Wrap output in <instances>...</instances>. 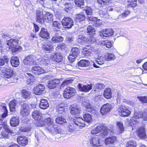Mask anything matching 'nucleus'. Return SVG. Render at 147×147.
I'll use <instances>...</instances> for the list:
<instances>
[{
    "instance_id": "7c9ffc66",
    "label": "nucleus",
    "mask_w": 147,
    "mask_h": 147,
    "mask_svg": "<svg viewBox=\"0 0 147 147\" xmlns=\"http://www.w3.org/2000/svg\"><path fill=\"white\" fill-rule=\"evenodd\" d=\"M19 41L18 40L16 39H10L8 40L7 44L8 46H20L18 45Z\"/></svg>"
},
{
    "instance_id": "a878e982",
    "label": "nucleus",
    "mask_w": 147,
    "mask_h": 147,
    "mask_svg": "<svg viewBox=\"0 0 147 147\" xmlns=\"http://www.w3.org/2000/svg\"><path fill=\"white\" fill-rule=\"evenodd\" d=\"M53 15L51 13L47 12L45 14V22L50 23L53 22Z\"/></svg>"
},
{
    "instance_id": "a18cd8bd",
    "label": "nucleus",
    "mask_w": 147,
    "mask_h": 147,
    "mask_svg": "<svg viewBox=\"0 0 147 147\" xmlns=\"http://www.w3.org/2000/svg\"><path fill=\"white\" fill-rule=\"evenodd\" d=\"M91 50L92 52L97 54L101 53L102 51V49L100 47H91Z\"/></svg>"
},
{
    "instance_id": "69168bd1",
    "label": "nucleus",
    "mask_w": 147,
    "mask_h": 147,
    "mask_svg": "<svg viewBox=\"0 0 147 147\" xmlns=\"http://www.w3.org/2000/svg\"><path fill=\"white\" fill-rule=\"evenodd\" d=\"M44 135L43 133L41 131H40L39 133H38L35 135V137L37 139V141H38Z\"/></svg>"
},
{
    "instance_id": "b1692460",
    "label": "nucleus",
    "mask_w": 147,
    "mask_h": 147,
    "mask_svg": "<svg viewBox=\"0 0 147 147\" xmlns=\"http://www.w3.org/2000/svg\"><path fill=\"white\" fill-rule=\"evenodd\" d=\"M39 35L42 38L49 39V34L46 29L42 28L40 32Z\"/></svg>"
},
{
    "instance_id": "e2e57ef3",
    "label": "nucleus",
    "mask_w": 147,
    "mask_h": 147,
    "mask_svg": "<svg viewBox=\"0 0 147 147\" xmlns=\"http://www.w3.org/2000/svg\"><path fill=\"white\" fill-rule=\"evenodd\" d=\"M110 0H98L97 2L98 3L100 4L101 6L106 5L108 3Z\"/></svg>"
},
{
    "instance_id": "1a4fd4ad",
    "label": "nucleus",
    "mask_w": 147,
    "mask_h": 147,
    "mask_svg": "<svg viewBox=\"0 0 147 147\" xmlns=\"http://www.w3.org/2000/svg\"><path fill=\"white\" fill-rule=\"evenodd\" d=\"M113 30L111 28L103 29L101 32H100V36L103 38L113 35L114 34Z\"/></svg>"
},
{
    "instance_id": "cd10ccee",
    "label": "nucleus",
    "mask_w": 147,
    "mask_h": 147,
    "mask_svg": "<svg viewBox=\"0 0 147 147\" xmlns=\"http://www.w3.org/2000/svg\"><path fill=\"white\" fill-rule=\"evenodd\" d=\"M10 63L13 67H18L20 63L18 57H12L10 60Z\"/></svg>"
},
{
    "instance_id": "f8f14e48",
    "label": "nucleus",
    "mask_w": 147,
    "mask_h": 147,
    "mask_svg": "<svg viewBox=\"0 0 147 147\" xmlns=\"http://www.w3.org/2000/svg\"><path fill=\"white\" fill-rule=\"evenodd\" d=\"M106 59L105 57L101 55H98V57L96 59L95 63H94L93 65L94 67L96 68L99 67H100L97 65H101L104 64L105 62Z\"/></svg>"
},
{
    "instance_id": "79ce46f5",
    "label": "nucleus",
    "mask_w": 147,
    "mask_h": 147,
    "mask_svg": "<svg viewBox=\"0 0 147 147\" xmlns=\"http://www.w3.org/2000/svg\"><path fill=\"white\" fill-rule=\"evenodd\" d=\"M95 32V29L92 26L90 25L87 28L86 32L87 34H94Z\"/></svg>"
},
{
    "instance_id": "20e7f679",
    "label": "nucleus",
    "mask_w": 147,
    "mask_h": 147,
    "mask_svg": "<svg viewBox=\"0 0 147 147\" xmlns=\"http://www.w3.org/2000/svg\"><path fill=\"white\" fill-rule=\"evenodd\" d=\"M61 23L65 28L70 29L74 25L73 20L69 17H64L61 21Z\"/></svg>"
},
{
    "instance_id": "58836bf2",
    "label": "nucleus",
    "mask_w": 147,
    "mask_h": 147,
    "mask_svg": "<svg viewBox=\"0 0 147 147\" xmlns=\"http://www.w3.org/2000/svg\"><path fill=\"white\" fill-rule=\"evenodd\" d=\"M56 123L59 124H62L66 122L65 119L61 117L58 116L55 119Z\"/></svg>"
},
{
    "instance_id": "5701e85b",
    "label": "nucleus",
    "mask_w": 147,
    "mask_h": 147,
    "mask_svg": "<svg viewBox=\"0 0 147 147\" xmlns=\"http://www.w3.org/2000/svg\"><path fill=\"white\" fill-rule=\"evenodd\" d=\"M49 106L48 102L47 99L42 98L41 99L39 107L42 109H47Z\"/></svg>"
},
{
    "instance_id": "2f4dec72",
    "label": "nucleus",
    "mask_w": 147,
    "mask_h": 147,
    "mask_svg": "<svg viewBox=\"0 0 147 147\" xmlns=\"http://www.w3.org/2000/svg\"><path fill=\"white\" fill-rule=\"evenodd\" d=\"M106 61H112L115 59L116 57L114 55L111 53L106 54L105 55Z\"/></svg>"
},
{
    "instance_id": "4c0bfd02",
    "label": "nucleus",
    "mask_w": 147,
    "mask_h": 147,
    "mask_svg": "<svg viewBox=\"0 0 147 147\" xmlns=\"http://www.w3.org/2000/svg\"><path fill=\"white\" fill-rule=\"evenodd\" d=\"M84 120L82 119L84 121L88 123H90L92 120V117L91 115L88 113H85L83 115Z\"/></svg>"
},
{
    "instance_id": "f257e3e1",
    "label": "nucleus",
    "mask_w": 147,
    "mask_h": 147,
    "mask_svg": "<svg viewBox=\"0 0 147 147\" xmlns=\"http://www.w3.org/2000/svg\"><path fill=\"white\" fill-rule=\"evenodd\" d=\"M71 121L74 123V124H72L68 126V128L69 131H76V129H81L85 126L84 121L81 118L77 117L72 119Z\"/></svg>"
},
{
    "instance_id": "4468645a",
    "label": "nucleus",
    "mask_w": 147,
    "mask_h": 147,
    "mask_svg": "<svg viewBox=\"0 0 147 147\" xmlns=\"http://www.w3.org/2000/svg\"><path fill=\"white\" fill-rule=\"evenodd\" d=\"M61 33V32L59 30L55 32V35L51 39L52 42L57 43L63 41V38L60 36Z\"/></svg>"
},
{
    "instance_id": "2eb2a0df",
    "label": "nucleus",
    "mask_w": 147,
    "mask_h": 147,
    "mask_svg": "<svg viewBox=\"0 0 147 147\" xmlns=\"http://www.w3.org/2000/svg\"><path fill=\"white\" fill-rule=\"evenodd\" d=\"M45 89V86L42 84H40L34 87L33 92L36 95H40L42 93L44 90Z\"/></svg>"
},
{
    "instance_id": "c9c22d12",
    "label": "nucleus",
    "mask_w": 147,
    "mask_h": 147,
    "mask_svg": "<svg viewBox=\"0 0 147 147\" xmlns=\"http://www.w3.org/2000/svg\"><path fill=\"white\" fill-rule=\"evenodd\" d=\"M90 64V61L86 60H81L78 63V65L81 67H87L89 66Z\"/></svg>"
},
{
    "instance_id": "9d476101",
    "label": "nucleus",
    "mask_w": 147,
    "mask_h": 147,
    "mask_svg": "<svg viewBox=\"0 0 147 147\" xmlns=\"http://www.w3.org/2000/svg\"><path fill=\"white\" fill-rule=\"evenodd\" d=\"M3 72V76L4 78L9 79L12 78L14 74L13 71L11 68H3L2 70Z\"/></svg>"
},
{
    "instance_id": "7ed1b4c3",
    "label": "nucleus",
    "mask_w": 147,
    "mask_h": 147,
    "mask_svg": "<svg viewBox=\"0 0 147 147\" xmlns=\"http://www.w3.org/2000/svg\"><path fill=\"white\" fill-rule=\"evenodd\" d=\"M47 130L49 133L53 135L57 133L63 134L64 133V131L61 129L60 127H57L55 124L48 126Z\"/></svg>"
},
{
    "instance_id": "f3484780",
    "label": "nucleus",
    "mask_w": 147,
    "mask_h": 147,
    "mask_svg": "<svg viewBox=\"0 0 147 147\" xmlns=\"http://www.w3.org/2000/svg\"><path fill=\"white\" fill-rule=\"evenodd\" d=\"M60 83V81L58 79L51 80L49 81L47 86L50 89H53L58 86Z\"/></svg>"
},
{
    "instance_id": "49530a36",
    "label": "nucleus",
    "mask_w": 147,
    "mask_h": 147,
    "mask_svg": "<svg viewBox=\"0 0 147 147\" xmlns=\"http://www.w3.org/2000/svg\"><path fill=\"white\" fill-rule=\"evenodd\" d=\"M80 49L77 47L73 48L71 49V53L72 55L77 57L80 53Z\"/></svg>"
},
{
    "instance_id": "6e6552de",
    "label": "nucleus",
    "mask_w": 147,
    "mask_h": 147,
    "mask_svg": "<svg viewBox=\"0 0 147 147\" xmlns=\"http://www.w3.org/2000/svg\"><path fill=\"white\" fill-rule=\"evenodd\" d=\"M29 106V103H26L22 105L20 113L22 116H27L29 114L30 109Z\"/></svg>"
},
{
    "instance_id": "680f3d73",
    "label": "nucleus",
    "mask_w": 147,
    "mask_h": 147,
    "mask_svg": "<svg viewBox=\"0 0 147 147\" xmlns=\"http://www.w3.org/2000/svg\"><path fill=\"white\" fill-rule=\"evenodd\" d=\"M42 48L44 51L48 52H51L53 49V47H43Z\"/></svg>"
},
{
    "instance_id": "ddd939ff",
    "label": "nucleus",
    "mask_w": 147,
    "mask_h": 147,
    "mask_svg": "<svg viewBox=\"0 0 147 147\" xmlns=\"http://www.w3.org/2000/svg\"><path fill=\"white\" fill-rule=\"evenodd\" d=\"M36 21L39 23L43 24L45 22V15H43L42 12L38 10L36 11Z\"/></svg>"
},
{
    "instance_id": "864d4df0",
    "label": "nucleus",
    "mask_w": 147,
    "mask_h": 147,
    "mask_svg": "<svg viewBox=\"0 0 147 147\" xmlns=\"http://www.w3.org/2000/svg\"><path fill=\"white\" fill-rule=\"evenodd\" d=\"M40 63L46 65L48 63L49 60L47 57H45L41 59H40Z\"/></svg>"
},
{
    "instance_id": "393cba45",
    "label": "nucleus",
    "mask_w": 147,
    "mask_h": 147,
    "mask_svg": "<svg viewBox=\"0 0 147 147\" xmlns=\"http://www.w3.org/2000/svg\"><path fill=\"white\" fill-rule=\"evenodd\" d=\"M20 120L19 118L17 116H14L10 120V123L11 126L16 127L18 126Z\"/></svg>"
},
{
    "instance_id": "72a5a7b5",
    "label": "nucleus",
    "mask_w": 147,
    "mask_h": 147,
    "mask_svg": "<svg viewBox=\"0 0 147 147\" xmlns=\"http://www.w3.org/2000/svg\"><path fill=\"white\" fill-rule=\"evenodd\" d=\"M83 104L85 106L87 111L91 113L94 112V110L92 107V105L89 103L84 102H83Z\"/></svg>"
},
{
    "instance_id": "de8ad7c7",
    "label": "nucleus",
    "mask_w": 147,
    "mask_h": 147,
    "mask_svg": "<svg viewBox=\"0 0 147 147\" xmlns=\"http://www.w3.org/2000/svg\"><path fill=\"white\" fill-rule=\"evenodd\" d=\"M45 123L47 124L48 126H52L54 124L53 122V120L51 117H48L45 119L44 120Z\"/></svg>"
},
{
    "instance_id": "09e8293b",
    "label": "nucleus",
    "mask_w": 147,
    "mask_h": 147,
    "mask_svg": "<svg viewBox=\"0 0 147 147\" xmlns=\"http://www.w3.org/2000/svg\"><path fill=\"white\" fill-rule=\"evenodd\" d=\"M53 27H54L56 29H59L62 27L61 23L57 21H55L53 22Z\"/></svg>"
},
{
    "instance_id": "412c9836",
    "label": "nucleus",
    "mask_w": 147,
    "mask_h": 147,
    "mask_svg": "<svg viewBox=\"0 0 147 147\" xmlns=\"http://www.w3.org/2000/svg\"><path fill=\"white\" fill-rule=\"evenodd\" d=\"M32 116L34 119L38 121L39 122L42 117V114L39 111L35 110L32 112Z\"/></svg>"
},
{
    "instance_id": "338daca9",
    "label": "nucleus",
    "mask_w": 147,
    "mask_h": 147,
    "mask_svg": "<svg viewBox=\"0 0 147 147\" xmlns=\"http://www.w3.org/2000/svg\"><path fill=\"white\" fill-rule=\"evenodd\" d=\"M94 22V24L96 27H99L102 24V21L100 20L97 19Z\"/></svg>"
},
{
    "instance_id": "9b49d317",
    "label": "nucleus",
    "mask_w": 147,
    "mask_h": 147,
    "mask_svg": "<svg viewBox=\"0 0 147 147\" xmlns=\"http://www.w3.org/2000/svg\"><path fill=\"white\" fill-rule=\"evenodd\" d=\"M112 106L111 104L107 103L103 105L100 109V111L102 115H106L112 109Z\"/></svg>"
},
{
    "instance_id": "39448f33",
    "label": "nucleus",
    "mask_w": 147,
    "mask_h": 147,
    "mask_svg": "<svg viewBox=\"0 0 147 147\" xmlns=\"http://www.w3.org/2000/svg\"><path fill=\"white\" fill-rule=\"evenodd\" d=\"M100 137L98 135H95L92 137L90 140V144L92 146L100 147L103 145L102 143L99 141Z\"/></svg>"
},
{
    "instance_id": "3c124183",
    "label": "nucleus",
    "mask_w": 147,
    "mask_h": 147,
    "mask_svg": "<svg viewBox=\"0 0 147 147\" xmlns=\"http://www.w3.org/2000/svg\"><path fill=\"white\" fill-rule=\"evenodd\" d=\"M65 7L64 8L65 11L68 12L69 10V9L72 7V4L69 2H66L64 3Z\"/></svg>"
},
{
    "instance_id": "bf43d9fd",
    "label": "nucleus",
    "mask_w": 147,
    "mask_h": 147,
    "mask_svg": "<svg viewBox=\"0 0 147 147\" xmlns=\"http://www.w3.org/2000/svg\"><path fill=\"white\" fill-rule=\"evenodd\" d=\"M76 5L78 6L83 5H84V0H74Z\"/></svg>"
},
{
    "instance_id": "6ab92c4d",
    "label": "nucleus",
    "mask_w": 147,
    "mask_h": 147,
    "mask_svg": "<svg viewBox=\"0 0 147 147\" xmlns=\"http://www.w3.org/2000/svg\"><path fill=\"white\" fill-rule=\"evenodd\" d=\"M32 71L37 74H40L45 73V71L40 67L35 66L33 67L31 69Z\"/></svg>"
},
{
    "instance_id": "4d7b16f0",
    "label": "nucleus",
    "mask_w": 147,
    "mask_h": 147,
    "mask_svg": "<svg viewBox=\"0 0 147 147\" xmlns=\"http://www.w3.org/2000/svg\"><path fill=\"white\" fill-rule=\"evenodd\" d=\"M143 112H140L139 113L135 112L133 117L136 119L141 118L143 119Z\"/></svg>"
},
{
    "instance_id": "473e14b6",
    "label": "nucleus",
    "mask_w": 147,
    "mask_h": 147,
    "mask_svg": "<svg viewBox=\"0 0 147 147\" xmlns=\"http://www.w3.org/2000/svg\"><path fill=\"white\" fill-rule=\"evenodd\" d=\"M70 112L72 114L75 115L80 113L81 112V110L78 106H76L75 107H72Z\"/></svg>"
},
{
    "instance_id": "c85d7f7f",
    "label": "nucleus",
    "mask_w": 147,
    "mask_h": 147,
    "mask_svg": "<svg viewBox=\"0 0 147 147\" xmlns=\"http://www.w3.org/2000/svg\"><path fill=\"white\" fill-rule=\"evenodd\" d=\"M138 136L141 138H146V134L145 129L143 127L139 128L137 130Z\"/></svg>"
},
{
    "instance_id": "0e129e2a",
    "label": "nucleus",
    "mask_w": 147,
    "mask_h": 147,
    "mask_svg": "<svg viewBox=\"0 0 147 147\" xmlns=\"http://www.w3.org/2000/svg\"><path fill=\"white\" fill-rule=\"evenodd\" d=\"M77 57L76 56L72 55L71 53L68 57L69 60L70 62H73L75 61L76 58Z\"/></svg>"
},
{
    "instance_id": "c756f323",
    "label": "nucleus",
    "mask_w": 147,
    "mask_h": 147,
    "mask_svg": "<svg viewBox=\"0 0 147 147\" xmlns=\"http://www.w3.org/2000/svg\"><path fill=\"white\" fill-rule=\"evenodd\" d=\"M24 63L25 65L32 64H34V60L31 57V56H28L26 57L24 59Z\"/></svg>"
},
{
    "instance_id": "0eeeda50",
    "label": "nucleus",
    "mask_w": 147,
    "mask_h": 147,
    "mask_svg": "<svg viewBox=\"0 0 147 147\" xmlns=\"http://www.w3.org/2000/svg\"><path fill=\"white\" fill-rule=\"evenodd\" d=\"M75 92V90L74 88L68 87L66 88L64 92V97L67 99L70 98L74 96Z\"/></svg>"
},
{
    "instance_id": "052dcab7",
    "label": "nucleus",
    "mask_w": 147,
    "mask_h": 147,
    "mask_svg": "<svg viewBox=\"0 0 147 147\" xmlns=\"http://www.w3.org/2000/svg\"><path fill=\"white\" fill-rule=\"evenodd\" d=\"M57 111L59 113H63L64 112L65 108L61 105L57 108Z\"/></svg>"
},
{
    "instance_id": "423d86ee",
    "label": "nucleus",
    "mask_w": 147,
    "mask_h": 147,
    "mask_svg": "<svg viewBox=\"0 0 147 147\" xmlns=\"http://www.w3.org/2000/svg\"><path fill=\"white\" fill-rule=\"evenodd\" d=\"M119 114L122 117L128 116L131 113V111L128 108L124 105H121L118 109Z\"/></svg>"
},
{
    "instance_id": "603ef678",
    "label": "nucleus",
    "mask_w": 147,
    "mask_h": 147,
    "mask_svg": "<svg viewBox=\"0 0 147 147\" xmlns=\"http://www.w3.org/2000/svg\"><path fill=\"white\" fill-rule=\"evenodd\" d=\"M137 98L142 102L147 103V96H138Z\"/></svg>"
},
{
    "instance_id": "dca6fc26",
    "label": "nucleus",
    "mask_w": 147,
    "mask_h": 147,
    "mask_svg": "<svg viewBox=\"0 0 147 147\" xmlns=\"http://www.w3.org/2000/svg\"><path fill=\"white\" fill-rule=\"evenodd\" d=\"M78 88L79 90L82 92H88L91 90L92 87V84H88L84 85L80 84H79Z\"/></svg>"
},
{
    "instance_id": "13d9d810",
    "label": "nucleus",
    "mask_w": 147,
    "mask_h": 147,
    "mask_svg": "<svg viewBox=\"0 0 147 147\" xmlns=\"http://www.w3.org/2000/svg\"><path fill=\"white\" fill-rule=\"evenodd\" d=\"M117 125L120 130V133H122L124 130L123 123L121 122H117Z\"/></svg>"
},
{
    "instance_id": "4be33fe9",
    "label": "nucleus",
    "mask_w": 147,
    "mask_h": 147,
    "mask_svg": "<svg viewBox=\"0 0 147 147\" xmlns=\"http://www.w3.org/2000/svg\"><path fill=\"white\" fill-rule=\"evenodd\" d=\"M51 57L53 60L57 62H61L63 59V56L59 53L52 54Z\"/></svg>"
},
{
    "instance_id": "8fccbe9b",
    "label": "nucleus",
    "mask_w": 147,
    "mask_h": 147,
    "mask_svg": "<svg viewBox=\"0 0 147 147\" xmlns=\"http://www.w3.org/2000/svg\"><path fill=\"white\" fill-rule=\"evenodd\" d=\"M138 123V121L134 117L132 118L129 121L128 125L129 126H132Z\"/></svg>"
},
{
    "instance_id": "6e6d98bb",
    "label": "nucleus",
    "mask_w": 147,
    "mask_h": 147,
    "mask_svg": "<svg viewBox=\"0 0 147 147\" xmlns=\"http://www.w3.org/2000/svg\"><path fill=\"white\" fill-rule=\"evenodd\" d=\"M84 10L87 15L90 16L92 14V10L90 7H87L84 9Z\"/></svg>"
},
{
    "instance_id": "37998d69",
    "label": "nucleus",
    "mask_w": 147,
    "mask_h": 147,
    "mask_svg": "<svg viewBox=\"0 0 147 147\" xmlns=\"http://www.w3.org/2000/svg\"><path fill=\"white\" fill-rule=\"evenodd\" d=\"M137 0H127V1L128 7H136L137 5Z\"/></svg>"
},
{
    "instance_id": "ea45409f",
    "label": "nucleus",
    "mask_w": 147,
    "mask_h": 147,
    "mask_svg": "<svg viewBox=\"0 0 147 147\" xmlns=\"http://www.w3.org/2000/svg\"><path fill=\"white\" fill-rule=\"evenodd\" d=\"M88 36L87 38H88V42L89 43H94L96 42V40L93 34H87Z\"/></svg>"
},
{
    "instance_id": "aec40b11",
    "label": "nucleus",
    "mask_w": 147,
    "mask_h": 147,
    "mask_svg": "<svg viewBox=\"0 0 147 147\" xmlns=\"http://www.w3.org/2000/svg\"><path fill=\"white\" fill-rule=\"evenodd\" d=\"M17 141L19 144L24 146L27 144L28 139L26 137L20 136L17 138Z\"/></svg>"
},
{
    "instance_id": "5fc2aeb1",
    "label": "nucleus",
    "mask_w": 147,
    "mask_h": 147,
    "mask_svg": "<svg viewBox=\"0 0 147 147\" xmlns=\"http://www.w3.org/2000/svg\"><path fill=\"white\" fill-rule=\"evenodd\" d=\"M127 145V147H136V143L134 140L128 142Z\"/></svg>"
},
{
    "instance_id": "bb28decb",
    "label": "nucleus",
    "mask_w": 147,
    "mask_h": 147,
    "mask_svg": "<svg viewBox=\"0 0 147 147\" xmlns=\"http://www.w3.org/2000/svg\"><path fill=\"white\" fill-rule=\"evenodd\" d=\"M22 95L23 98L27 99H29L32 97L31 93L25 89L23 90L22 91Z\"/></svg>"
},
{
    "instance_id": "a211bd4d",
    "label": "nucleus",
    "mask_w": 147,
    "mask_h": 147,
    "mask_svg": "<svg viewBox=\"0 0 147 147\" xmlns=\"http://www.w3.org/2000/svg\"><path fill=\"white\" fill-rule=\"evenodd\" d=\"M19 104V102L17 100L14 99L11 100L9 103L10 110L11 112L15 111L16 108Z\"/></svg>"
},
{
    "instance_id": "f704fd0d",
    "label": "nucleus",
    "mask_w": 147,
    "mask_h": 147,
    "mask_svg": "<svg viewBox=\"0 0 147 147\" xmlns=\"http://www.w3.org/2000/svg\"><path fill=\"white\" fill-rule=\"evenodd\" d=\"M116 138L115 136L108 137L105 140V144L107 145L109 144H113L116 140Z\"/></svg>"
},
{
    "instance_id": "e433bc0d",
    "label": "nucleus",
    "mask_w": 147,
    "mask_h": 147,
    "mask_svg": "<svg viewBox=\"0 0 147 147\" xmlns=\"http://www.w3.org/2000/svg\"><path fill=\"white\" fill-rule=\"evenodd\" d=\"M104 96L107 99L110 98L111 97V90L109 88L105 89L104 92Z\"/></svg>"
},
{
    "instance_id": "c03bdc74",
    "label": "nucleus",
    "mask_w": 147,
    "mask_h": 147,
    "mask_svg": "<svg viewBox=\"0 0 147 147\" xmlns=\"http://www.w3.org/2000/svg\"><path fill=\"white\" fill-rule=\"evenodd\" d=\"M100 46H112L113 42L109 40H103L99 42Z\"/></svg>"
},
{
    "instance_id": "a19ab883",
    "label": "nucleus",
    "mask_w": 147,
    "mask_h": 147,
    "mask_svg": "<svg viewBox=\"0 0 147 147\" xmlns=\"http://www.w3.org/2000/svg\"><path fill=\"white\" fill-rule=\"evenodd\" d=\"M85 19V16L84 15L78 14L75 18V20L76 22H80L83 21Z\"/></svg>"
},
{
    "instance_id": "774afa93",
    "label": "nucleus",
    "mask_w": 147,
    "mask_h": 147,
    "mask_svg": "<svg viewBox=\"0 0 147 147\" xmlns=\"http://www.w3.org/2000/svg\"><path fill=\"white\" fill-rule=\"evenodd\" d=\"M31 130V128L29 127H21L20 128V130L22 132H28Z\"/></svg>"
},
{
    "instance_id": "f03ea898",
    "label": "nucleus",
    "mask_w": 147,
    "mask_h": 147,
    "mask_svg": "<svg viewBox=\"0 0 147 147\" xmlns=\"http://www.w3.org/2000/svg\"><path fill=\"white\" fill-rule=\"evenodd\" d=\"M100 133L101 136L104 137L108 133V129L102 125H100L94 128L91 131L92 134H94L99 133Z\"/></svg>"
}]
</instances>
